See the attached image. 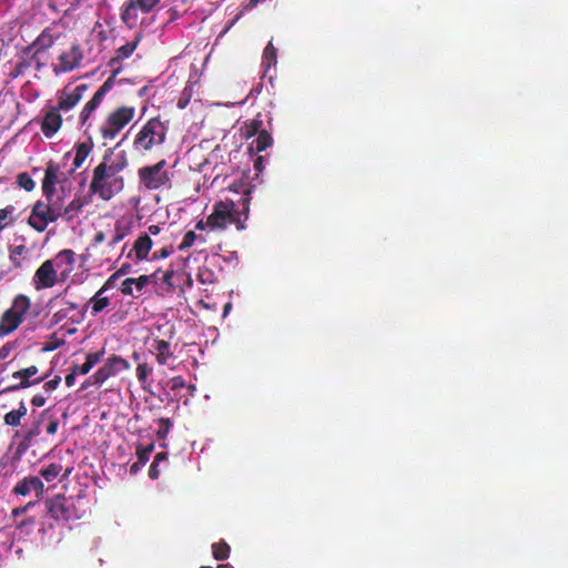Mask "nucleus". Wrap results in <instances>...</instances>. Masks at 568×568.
Instances as JSON below:
<instances>
[{
    "label": "nucleus",
    "instance_id": "f257e3e1",
    "mask_svg": "<svg viewBox=\"0 0 568 568\" xmlns=\"http://www.w3.org/2000/svg\"><path fill=\"white\" fill-rule=\"evenodd\" d=\"M128 165V159L123 151L108 150L102 162L94 169L90 184L91 190L102 200H110L123 189V179L118 174Z\"/></svg>",
    "mask_w": 568,
    "mask_h": 568
},
{
    "label": "nucleus",
    "instance_id": "f03ea898",
    "mask_svg": "<svg viewBox=\"0 0 568 568\" xmlns=\"http://www.w3.org/2000/svg\"><path fill=\"white\" fill-rule=\"evenodd\" d=\"M165 139V128L156 118L151 119L138 133L134 146L143 151L152 149L154 145L162 144Z\"/></svg>",
    "mask_w": 568,
    "mask_h": 568
},
{
    "label": "nucleus",
    "instance_id": "7ed1b4c3",
    "mask_svg": "<svg viewBox=\"0 0 568 568\" xmlns=\"http://www.w3.org/2000/svg\"><path fill=\"white\" fill-rule=\"evenodd\" d=\"M134 109L121 106L110 113L100 131L104 140H112L133 119Z\"/></svg>",
    "mask_w": 568,
    "mask_h": 568
},
{
    "label": "nucleus",
    "instance_id": "20e7f679",
    "mask_svg": "<svg viewBox=\"0 0 568 568\" xmlns=\"http://www.w3.org/2000/svg\"><path fill=\"white\" fill-rule=\"evenodd\" d=\"M165 165V160H162L155 165L141 168L138 172L141 184L148 190H158L169 184L170 176L164 170Z\"/></svg>",
    "mask_w": 568,
    "mask_h": 568
},
{
    "label": "nucleus",
    "instance_id": "39448f33",
    "mask_svg": "<svg viewBox=\"0 0 568 568\" xmlns=\"http://www.w3.org/2000/svg\"><path fill=\"white\" fill-rule=\"evenodd\" d=\"M236 221L235 205L232 201H220L214 205L213 212L207 216L206 224L211 229L223 230L227 224Z\"/></svg>",
    "mask_w": 568,
    "mask_h": 568
},
{
    "label": "nucleus",
    "instance_id": "423d86ee",
    "mask_svg": "<svg viewBox=\"0 0 568 568\" xmlns=\"http://www.w3.org/2000/svg\"><path fill=\"white\" fill-rule=\"evenodd\" d=\"M49 216L50 212L48 202L38 201L33 205L32 213L28 222L38 232H43L47 225L53 222L52 219H49Z\"/></svg>",
    "mask_w": 568,
    "mask_h": 568
},
{
    "label": "nucleus",
    "instance_id": "0eeeda50",
    "mask_svg": "<svg viewBox=\"0 0 568 568\" xmlns=\"http://www.w3.org/2000/svg\"><path fill=\"white\" fill-rule=\"evenodd\" d=\"M87 90L84 84L75 87L73 90L65 88L59 98V104L57 106L60 111H69L82 99L83 92Z\"/></svg>",
    "mask_w": 568,
    "mask_h": 568
},
{
    "label": "nucleus",
    "instance_id": "6e6552de",
    "mask_svg": "<svg viewBox=\"0 0 568 568\" xmlns=\"http://www.w3.org/2000/svg\"><path fill=\"white\" fill-rule=\"evenodd\" d=\"M160 0H131L125 6L122 19L124 22L130 23L131 20L136 19V10L140 9L143 12L151 11Z\"/></svg>",
    "mask_w": 568,
    "mask_h": 568
},
{
    "label": "nucleus",
    "instance_id": "1a4fd4ad",
    "mask_svg": "<svg viewBox=\"0 0 568 568\" xmlns=\"http://www.w3.org/2000/svg\"><path fill=\"white\" fill-rule=\"evenodd\" d=\"M37 288L52 287L57 281V272L51 261H45L34 275Z\"/></svg>",
    "mask_w": 568,
    "mask_h": 568
},
{
    "label": "nucleus",
    "instance_id": "9d476101",
    "mask_svg": "<svg viewBox=\"0 0 568 568\" xmlns=\"http://www.w3.org/2000/svg\"><path fill=\"white\" fill-rule=\"evenodd\" d=\"M44 486L43 483L40 480V478L31 476L27 477L23 480L19 481L16 487L13 488V491L18 495L26 496L30 494L31 491H34L37 497L40 498L43 494Z\"/></svg>",
    "mask_w": 568,
    "mask_h": 568
},
{
    "label": "nucleus",
    "instance_id": "9b49d317",
    "mask_svg": "<svg viewBox=\"0 0 568 568\" xmlns=\"http://www.w3.org/2000/svg\"><path fill=\"white\" fill-rule=\"evenodd\" d=\"M60 70L63 72L71 71L80 64L82 52L79 45L73 44L68 51L60 55Z\"/></svg>",
    "mask_w": 568,
    "mask_h": 568
},
{
    "label": "nucleus",
    "instance_id": "f8f14e48",
    "mask_svg": "<svg viewBox=\"0 0 568 568\" xmlns=\"http://www.w3.org/2000/svg\"><path fill=\"white\" fill-rule=\"evenodd\" d=\"M59 111L60 110H58L57 108L52 109L44 116L42 122V131L44 135L51 136L60 129L62 119L61 115L58 113Z\"/></svg>",
    "mask_w": 568,
    "mask_h": 568
},
{
    "label": "nucleus",
    "instance_id": "ddd939ff",
    "mask_svg": "<svg viewBox=\"0 0 568 568\" xmlns=\"http://www.w3.org/2000/svg\"><path fill=\"white\" fill-rule=\"evenodd\" d=\"M109 89V81H106L93 95V98L85 104L81 112V121L84 123L90 114L98 108V105L101 103L105 92Z\"/></svg>",
    "mask_w": 568,
    "mask_h": 568
},
{
    "label": "nucleus",
    "instance_id": "4468645a",
    "mask_svg": "<svg viewBox=\"0 0 568 568\" xmlns=\"http://www.w3.org/2000/svg\"><path fill=\"white\" fill-rule=\"evenodd\" d=\"M22 317L9 310L4 312L0 322V337L13 332L21 323Z\"/></svg>",
    "mask_w": 568,
    "mask_h": 568
},
{
    "label": "nucleus",
    "instance_id": "2eb2a0df",
    "mask_svg": "<svg viewBox=\"0 0 568 568\" xmlns=\"http://www.w3.org/2000/svg\"><path fill=\"white\" fill-rule=\"evenodd\" d=\"M48 510L50 515L55 518H67L68 517V508L65 506V498L63 495H57L52 499L48 501Z\"/></svg>",
    "mask_w": 568,
    "mask_h": 568
},
{
    "label": "nucleus",
    "instance_id": "dca6fc26",
    "mask_svg": "<svg viewBox=\"0 0 568 568\" xmlns=\"http://www.w3.org/2000/svg\"><path fill=\"white\" fill-rule=\"evenodd\" d=\"M119 373V367H115L111 357L108 359V362L100 367L92 376V383L97 385L103 384L110 376L115 375Z\"/></svg>",
    "mask_w": 568,
    "mask_h": 568
},
{
    "label": "nucleus",
    "instance_id": "f3484780",
    "mask_svg": "<svg viewBox=\"0 0 568 568\" xmlns=\"http://www.w3.org/2000/svg\"><path fill=\"white\" fill-rule=\"evenodd\" d=\"M38 373V367L32 365L28 368L14 372L12 374V378H20L24 377V381L20 382L18 385H12L7 388V390H17L20 388H26L32 385V383L29 381L30 377L34 376Z\"/></svg>",
    "mask_w": 568,
    "mask_h": 568
},
{
    "label": "nucleus",
    "instance_id": "a211bd4d",
    "mask_svg": "<svg viewBox=\"0 0 568 568\" xmlns=\"http://www.w3.org/2000/svg\"><path fill=\"white\" fill-rule=\"evenodd\" d=\"M58 171L59 169L57 166L52 164L48 165L42 183V190L44 194L54 193V184L59 181Z\"/></svg>",
    "mask_w": 568,
    "mask_h": 568
},
{
    "label": "nucleus",
    "instance_id": "6ab92c4d",
    "mask_svg": "<svg viewBox=\"0 0 568 568\" xmlns=\"http://www.w3.org/2000/svg\"><path fill=\"white\" fill-rule=\"evenodd\" d=\"M104 352L90 353L87 355V361L83 365H74V372H79L81 375L88 374L92 367L99 363L103 356Z\"/></svg>",
    "mask_w": 568,
    "mask_h": 568
},
{
    "label": "nucleus",
    "instance_id": "aec40b11",
    "mask_svg": "<svg viewBox=\"0 0 568 568\" xmlns=\"http://www.w3.org/2000/svg\"><path fill=\"white\" fill-rule=\"evenodd\" d=\"M152 247V240L148 235L140 236L135 244L134 251L138 258L143 260Z\"/></svg>",
    "mask_w": 568,
    "mask_h": 568
},
{
    "label": "nucleus",
    "instance_id": "412c9836",
    "mask_svg": "<svg viewBox=\"0 0 568 568\" xmlns=\"http://www.w3.org/2000/svg\"><path fill=\"white\" fill-rule=\"evenodd\" d=\"M47 202L49 204V212L50 216L49 219H52V221H57L60 216H62V205L60 203L59 199H54L53 193L44 194Z\"/></svg>",
    "mask_w": 568,
    "mask_h": 568
},
{
    "label": "nucleus",
    "instance_id": "4be33fe9",
    "mask_svg": "<svg viewBox=\"0 0 568 568\" xmlns=\"http://www.w3.org/2000/svg\"><path fill=\"white\" fill-rule=\"evenodd\" d=\"M82 206L83 202L80 199H74L64 210H62V216L65 217L67 221H70L80 212Z\"/></svg>",
    "mask_w": 568,
    "mask_h": 568
},
{
    "label": "nucleus",
    "instance_id": "5701e85b",
    "mask_svg": "<svg viewBox=\"0 0 568 568\" xmlns=\"http://www.w3.org/2000/svg\"><path fill=\"white\" fill-rule=\"evenodd\" d=\"M155 351L158 352L156 358L160 364H165L168 358L171 356L169 352V343L165 341H155Z\"/></svg>",
    "mask_w": 568,
    "mask_h": 568
},
{
    "label": "nucleus",
    "instance_id": "b1692460",
    "mask_svg": "<svg viewBox=\"0 0 568 568\" xmlns=\"http://www.w3.org/2000/svg\"><path fill=\"white\" fill-rule=\"evenodd\" d=\"M104 287L99 290V292L91 298L92 303V312L93 314L100 313L103 308H105L109 304L108 297H101L102 293L104 292Z\"/></svg>",
    "mask_w": 568,
    "mask_h": 568
},
{
    "label": "nucleus",
    "instance_id": "393cba45",
    "mask_svg": "<svg viewBox=\"0 0 568 568\" xmlns=\"http://www.w3.org/2000/svg\"><path fill=\"white\" fill-rule=\"evenodd\" d=\"M30 306L29 300L24 296L16 298L10 312H14L19 316H23Z\"/></svg>",
    "mask_w": 568,
    "mask_h": 568
},
{
    "label": "nucleus",
    "instance_id": "a878e982",
    "mask_svg": "<svg viewBox=\"0 0 568 568\" xmlns=\"http://www.w3.org/2000/svg\"><path fill=\"white\" fill-rule=\"evenodd\" d=\"M89 153L90 148L85 143H80L77 148V153L73 160L74 168H80L87 159V156L89 155Z\"/></svg>",
    "mask_w": 568,
    "mask_h": 568
},
{
    "label": "nucleus",
    "instance_id": "bb28decb",
    "mask_svg": "<svg viewBox=\"0 0 568 568\" xmlns=\"http://www.w3.org/2000/svg\"><path fill=\"white\" fill-rule=\"evenodd\" d=\"M263 121L261 119H254L248 124H245L243 134L246 138H251L255 134H258L262 130Z\"/></svg>",
    "mask_w": 568,
    "mask_h": 568
},
{
    "label": "nucleus",
    "instance_id": "cd10ccee",
    "mask_svg": "<svg viewBox=\"0 0 568 568\" xmlns=\"http://www.w3.org/2000/svg\"><path fill=\"white\" fill-rule=\"evenodd\" d=\"M272 144V136L267 133V131L262 130L258 133V136L256 139V150L258 152L264 151Z\"/></svg>",
    "mask_w": 568,
    "mask_h": 568
},
{
    "label": "nucleus",
    "instance_id": "c85d7f7f",
    "mask_svg": "<svg viewBox=\"0 0 568 568\" xmlns=\"http://www.w3.org/2000/svg\"><path fill=\"white\" fill-rule=\"evenodd\" d=\"M212 548H213V556L215 559L223 560V559L227 558L229 551H230V547L227 544H225V542L214 544Z\"/></svg>",
    "mask_w": 568,
    "mask_h": 568
},
{
    "label": "nucleus",
    "instance_id": "c756f323",
    "mask_svg": "<svg viewBox=\"0 0 568 568\" xmlns=\"http://www.w3.org/2000/svg\"><path fill=\"white\" fill-rule=\"evenodd\" d=\"M14 211L16 209L12 205L0 210V229H3L12 221V214Z\"/></svg>",
    "mask_w": 568,
    "mask_h": 568
},
{
    "label": "nucleus",
    "instance_id": "7c9ffc66",
    "mask_svg": "<svg viewBox=\"0 0 568 568\" xmlns=\"http://www.w3.org/2000/svg\"><path fill=\"white\" fill-rule=\"evenodd\" d=\"M135 48H136V42H131V43H126V44L122 45L121 48L118 49L116 57L113 58V61L120 60L123 58H128L130 54H132V52L135 50Z\"/></svg>",
    "mask_w": 568,
    "mask_h": 568
},
{
    "label": "nucleus",
    "instance_id": "2f4dec72",
    "mask_svg": "<svg viewBox=\"0 0 568 568\" xmlns=\"http://www.w3.org/2000/svg\"><path fill=\"white\" fill-rule=\"evenodd\" d=\"M18 184L26 191H32L34 189V182L28 173H20L18 175Z\"/></svg>",
    "mask_w": 568,
    "mask_h": 568
},
{
    "label": "nucleus",
    "instance_id": "473e14b6",
    "mask_svg": "<svg viewBox=\"0 0 568 568\" xmlns=\"http://www.w3.org/2000/svg\"><path fill=\"white\" fill-rule=\"evenodd\" d=\"M57 261L59 264L72 265L74 262L73 251H71V250L61 251L57 256Z\"/></svg>",
    "mask_w": 568,
    "mask_h": 568
},
{
    "label": "nucleus",
    "instance_id": "72a5a7b5",
    "mask_svg": "<svg viewBox=\"0 0 568 568\" xmlns=\"http://www.w3.org/2000/svg\"><path fill=\"white\" fill-rule=\"evenodd\" d=\"M264 62L267 67L276 63V50L272 43H268L264 50Z\"/></svg>",
    "mask_w": 568,
    "mask_h": 568
},
{
    "label": "nucleus",
    "instance_id": "f704fd0d",
    "mask_svg": "<svg viewBox=\"0 0 568 568\" xmlns=\"http://www.w3.org/2000/svg\"><path fill=\"white\" fill-rule=\"evenodd\" d=\"M59 474V467L57 465H50L45 469L41 471V475L45 478L47 481H51Z\"/></svg>",
    "mask_w": 568,
    "mask_h": 568
},
{
    "label": "nucleus",
    "instance_id": "c9c22d12",
    "mask_svg": "<svg viewBox=\"0 0 568 568\" xmlns=\"http://www.w3.org/2000/svg\"><path fill=\"white\" fill-rule=\"evenodd\" d=\"M24 253H27V247L22 244L17 245L11 250L10 258L18 266V265H20V262L18 261V256H21Z\"/></svg>",
    "mask_w": 568,
    "mask_h": 568
},
{
    "label": "nucleus",
    "instance_id": "e433bc0d",
    "mask_svg": "<svg viewBox=\"0 0 568 568\" xmlns=\"http://www.w3.org/2000/svg\"><path fill=\"white\" fill-rule=\"evenodd\" d=\"M195 239H196L195 233H194L193 231H189V232L184 235L183 241H182V243L180 244L179 248H180L181 251L189 248L190 246H192V245H193V243H194Z\"/></svg>",
    "mask_w": 568,
    "mask_h": 568
},
{
    "label": "nucleus",
    "instance_id": "4c0bfd02",
    "mask_svg": "<svg viewBox=\"0 0 568 568\" xmlns=\"http://www.w3.org/2000/svg\"><path fill=\"white\" fill-rule=\"evenodd\" d=\"M20 419L21 417L14 410H11L4 415V423L7 425L18 426L20 424Z\"/></svg>",
    "mask_w": 568,
    "mask_h": 568
},
{
    "label": "nucleus",
    "instance_id": "58836bf2",
    "mask_svg": "<svg viewBox=\"0 0 568 568\" xmlns=\"http://www.w3.org/2000/svg\"><path fill=\"white\" fill-rule=\"evenodd\" d=\"M151 368L146 364H139L136 368V376L140 382H144L150 374Z\"/></svg>",
    "mask_w": 568,
    "mask_h": 568
},
{
    "label": "nucleus",
    "instance_id": "ea45409f",
    "mask_svg": "<svg viewBox=\"0 0 568 568\" xmlns=\"http://www.w3.org/2000/svg\"><path fill=\"white\" fill-rule=\"evenodd\" d=\"M126 235V231L124 227H122L119 223L115 225V234L111 241V245H115L120 241L123 240V237Z\"/></svg>",
    "mask_w": 568,
    "mask_h": 568
},
{
    "label": "nucleus",
    "instance_id": "a19ab883",
    "mask_svg": "<svg viewBox=\"0 0 568 568\" xmlns=\"http://www.w3.org/2000/svg\"><path fill=\"white\" fill-rule=\"evenodd\" d=\"M134 283H135V278L124 280L122 283V286H121V292L125 295H132Z\"/></svg>",
    "mask_w": 568,
    "mask_h": 568
},
{
    "label": "nucleus",
    "instance_id": "79ce46f5",
    "mask_svg": "<svg viewBox=\"0 0 568 568\" xmlns=\"http://www.w3.org/2000/svg\"><path fill=\"white\" fill-rule=\"evenodd\" d=\"M40 435V420L34 423V425L27 432L26 440H31L32 438Z\"/></svg>",
    "mask_w": 568,
    "mask_h": 568
},
{
    "label": "nucleus",
    "instance_id": "37998d69",
    "mask_svg": "<svg viewBox=\"0 0 568 568\" xmlns=\"http://www.w3.org/2000/svg\"><path fill=\"white\" fill-rule=\"evenodd\" d=\"M111 359H112L114 366L119 367V372L121 369H128L130 367L129 363L119 356H112Z\"/></svg>",
    "mask_w": 568,
    "mask_h": 568
},
{
    "label": "nucleus",
    "instance_id": "c03bdc74",
    "mask_svg": "<svg viewBox=\"0 0 568 568\" xmlns=\"http://www.w3.org/2000/svg\"><path fill=\"white\" fill-rule=\"evenodd\" d=\"M149 283V276L142 275L139 278H135L134 286L138 292H141L143 287Z\"/></svg>",
    "mask_w": 568,
    "mask_h": 568
},
{
    "label": "nucleus",
    "instance_id": "a18cd8bd",
    "mask_svg": "<svg viewBox=\"0 0 568 568\" xmlns=\"http://www.w3.org/2000/svg\"><path fill=\"white\" fill-rule=\"evenodd\" d=\"M59 383H60V377L57 376L55 378H53L51 381H48L44 384V388L47 390H53V389H55L58 387Z\"/></svg>",
    "mask_w": 568,
    "mask_h": 568
},
{
    "label": "nucleus",
    "instance_id": "49530a36",
    "mask_svg": "<svg viewBox=\"0 0 568 568\" xmlns=\"http://www.w3.org/2000/svg\"><path fill=\"white\" fill-rule=\"evenodd\" d=\"M79 374V372H74V367L72 368V372L65 376V384L71 387L74 384L75 375Z\"/></svg>",
    "mask_w": 568,
    "mask_h": 568
},
{
    "label": "nucleus",
    "instance_id": "de8ad7c7",
    "mask_svg": "<svg viewBox=\"0 0 568 568\" xmlns=\"http://www.w3.org/2000/svg\"><path fill=\"white\" fill-rule=\"evenodd\" d=\"M57 430H58V422L51 420L47 427V433L50 435H53L57 433Z\"/></svg>",
    "mask_w": 568,
    "mask_h": 568
},
{
    "label": "nucleus",
    "instance_id": "09e8293b",
    "mask_svg": "<svg viewBox=\"0 0 568 568\" xmlns=\"http://www.w3.org/2000/svg\"><path fill=\"white\" fill-rule=\"evenodd\" d=\"M44 402H45V399H44V397H42L41 395H36V396H33V398H32V404H33L34 406H37V407H41V406H43V405H44Z\"/></svg>",
    "mask_w": 568,
    "mask_h": 568
},
{
    "label": "nucleus",
    "instance_id": "8fccbe9b",
    "mask_svg": "<svg viewBox=\"0 0 568 568\" xmlns=\"http://www.w3.org/2000/svg\"><path fill=\"white\" fill-rule=\"evenodd\" d=\"M149 475L152 479H155L158 478L159 476V470H158V464L156 463H153L151 465V468H150V471H149Z\"/></svg>",
    "mask_w": 568,
    "mask_h": 568
},
{
    "label": "nucleus",
    "instance_id": "3c124183",
    "mask_svg": "<svg viewBox=\"0 0 568 568\" xmlns=\"http://www.w3.org/2000/svg\"><path fill=\"white\" fill-rule=\"evenodd\" d=\"M10 351H11L10 346H8V345L3 346L0 349V359H4L9 355Z\"/></svg>",
    "mask_w": 568,
    "mask_h": 568
},
{
    "label": "nucleus",
    "instance_id": "603ef678",
    "mask_svg": "<svg viewBox=\"0 0 568 568\" xmlns=\"http://www.w3.org/2000/svg\"><path fill=\"white\" fill-rule=\"evenodd\" d=\"M129 270H130L129 265H123L115 274H113L112 277H118L120 275H124L129 272Z\"/></svg>",
    "mask_w": 568,
    "mask_h": 568
},
{
    "label": "nucleus",
    "instance_id": "864d4df0",
    "mask_svg": "<svg viewBox=\"0 0 568 568\" xmlns=\"http://www.w3.org/2000/svg\"><path fill=\"white\" fill-rule=\"evenodd\" d=\"M14 412H17L20 417H23L27 414V407L24 406L23 403H21L20 407L18 409H16Z\"/></svg>",
    "mask_w": 568,
    "mask_h": 568
},
{
    "label": "nucleus",
    "instance_id": "5fc2aeb1",
    "mask_svg": "<svg viewBox=\"0 0 568 568\" xmlns=\"http://www.w3.org/2000/svg\"><path fill=\"white\" fill-rule=\"evenodd\" d=\"M104 241V233L103 232H99L95 234L94 236V242L95 243H101Z\"/></svg>",
    "mask_w": 568,
    "mask_h": 568
},
{
    "label": "nucleus",
    "instance_id": "6e6d98bb",
    "mask_svg": "<svg viewBox=\"0 0 568 568\" xmlns=\"http://www.w3.org/2000/svg\"><path fill=\"white\" fill-rule=\"evenodd\" d=\"M24 513H26V508H22V507L21 508H16L12 511L13 516H20V515H22Z\"/></svg>",
    "mask_w": 568,
    "mask_h": 568
},
{
    "label": "nucleus",
    "instance_id": "4d7b16f0",
    "mask_svg": "<svg viewBox=\"0 0 568 568\" xmlns=\"http://www.w3.org/2000/svg\"><path fill=\"white\" fill-rule=\"evenodd\" d=\"M152 449H153V446L151 445L150 447H148V449H145V452L140 456V458L146 459L148 455L152 452Z\"/></svg>",
    "mask_w": 568,
    "mask_h": 568
},
{
    "label": "nucleus",
    "instance_id": "13d9d810",
    "mask_svg": "<svg viewBox=\"0 0 568 568\" xmlns=\"http://www.w3.org/2000/svg\"><path fill=\"white\" fill-rule=\"evenodd\" d=\"M165 459V454L164 453H159L155 458H154V462L153 463H159L161 460Z\"/></svg>",
    "mask_w": 568,
    "mask_h": 568
},
{
    "label": "nucleus",
    "instance_id": "bf43d9fd",
    "mask_svg": "<svg viewBox=\"0 0 568 568\" xmlns=\"http://www.w3.org/2000/svg\"><path fill=\"white\" fill-rule=\"evenodd\" d=\"M206 225H207V224H206V222H203V221L201 220V221H199V222L196 223V226H195V227H196L197 230H203Z\"/></svg>",
    "mask_w": 568,
    "mask_h": 568
},
{
    "label": "nucleus",
    "instance_id": "052dcab7",
    "mask_svg": "<svg viewBox=\"0 0 568 568\" xmlns=\"http://www.w3.org/2000/svg\"><path fill=\"white\" fill-rule=\"evenodd\" d=\"M149 231H150L152 234H158V233H159V231H160V229H159V226H156V225H151V226L149 227Z\"/></svg>",
    "mask_w": 568,
    "mask_h": 568
},
{
    "label": "nucleus",
    "instance_id": "680f3d73",
    "mask_svg": "<svg viewBox=\"0 0 568 568\" xmlns=\"http://www.w3.org/2000/svg\"><path fill=\"white\" fill-rule=\"evenodd\" d=\"M173 383H174L173 387H178V386H182L183 385L182 381H180L179 378L173 379Z\"/></svg>",
    "mask_w": 568,
    "mask_h": 568
},
{
    "label": "nucleus",
    "instance_id": "e2e57ef3",
    "mask_svg": "<svg viewBox=\"0 0 568 568\" xmlns=\"http://www.w3.org/2000/svg\"><path fill=\"white\" fill-rule=\"evenodd\" d=\"M54 348H55V345L50 344V345L44 347V351H53Z\"/></svg>",
    "mask_w": 568,
    "mask_h": 568
},
{
    "label": "nucleus",
    "instance_id": "0e129e2a",
    "mask_svg": "<svg viewBox=\"0 0 568 568\" xmlns=\"http://www.w3.org/2000/svg\"><path fill=\"white\" fill-rule=\"evenodd\" d=\"M34 503L30 501L23 508H26V511L29 510L31 508V506H33Z\"/></svg>",
    "mask_w": 568,
    "mask_h": 568
},
{
    "label": "nucleus",
    "instance_id": "69168bd1",
    "mask_svg": "<svg viewBox=\"0 0 568 568\" xmlns=\"http://www.w3.org/2000/svg\"><path fill=\"white\" fill-rule=\"evenodd\" d=\"M34 503L30 501L23 508H26V511L29 510L31 508V506H33Z\"/></svg>",
    "mask_w": 568,
    "mask_h": 568
},
{
    "label": "nucleus",
    "instance_id": "338daca9",
    "mask_svg": "<svg viewBox=\"0 0 568 568\" xmlns=\"http://www.w3.org/2000/svg\"><path fill=\"white\" fill-rule=\"evenodd\" d=\"M34 503L30 501L23 508H26V511L29 510L31 508V506H33Z\"/></svg>",
    "mask_w": 568,
    "mask_h": 568
},
{
    "label": "nucleus",
    "instance_id": "774afa93",
    "mask_svg": "<svg viewBox=\"0 0 568 568\" xmlns=\"http://www.w3.org/2000/svg\"><path fill=\"white\" fill-rule=\"evenodd\" d=\"M217 568H232L229 565H219Z\"/></svg>",
    "mask_w": 568,
    "mask_h": 568
}]
</instances>
